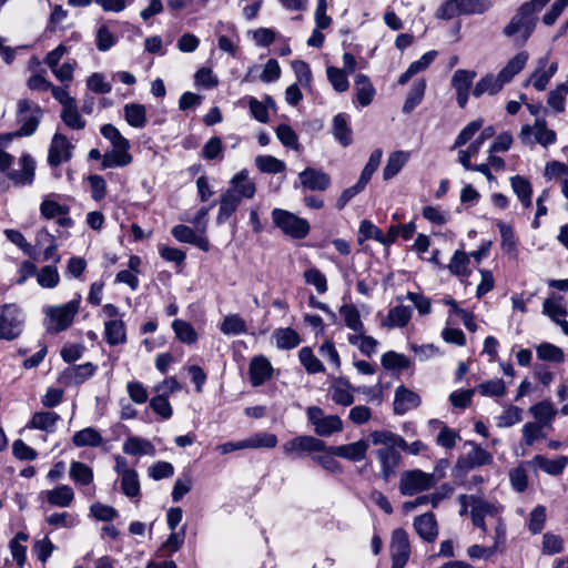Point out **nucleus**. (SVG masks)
<instances>
[{"instance_id": "obj_46", "label": "nucleus", "mask_w": 568, "mask_h": 568, "mask_svg": "<svg viewBox=\"0 0 568 568\" xmlns=\"http://www.w3.org/2000/svg\"><path fill=\"white\" fill-rule=\"evenodd\" d=\"M172 329L184 344L191 345L197 341V333L189 322L176 318L172 322Z\"/></svg>"}, {"instance_id": "obj_5", "label": "nucleus", "mask_w": 568, "mask_h": 568, "mask_svg": "<svg viewBox=\"0 0 568 568\" xmlns=\"http://www.w3.org/2000/svg\"><path fill=\"white\" fill-rule=\"evenodd\" d=\"M26 316L14 303L0 306V339L13 341L23 332Z\"/></svg>"}, {"instance_id": "obj_59", "label": "nucleus", "mask_w": 568, "mask_h": 568, "mask_svg": "<svg viewBox=\"0 0 568 568\" xmlns=\"http://www.w3.org/2000/svg\"><path fill=\"white\" fill-rule=\"evenodd\" d=\"M38 284L44 288H53L60 282L58 268L53 265L43 266L37 274Z\"/></svg>"}, {"instance_id": "obj_3", "label": "nucleus", "mask_w": 568, "mask_h": 568, "mask_svg": "<svg viewBox=\"0 0 568 568\" xmlns=\"http://www.w3.org/2000/svg\"><path fill=\"white\" fill-rule=\"evenodd\" d=\"M100 133L112 145V150L103 155L102 169L129 165L133 160L130 154V141L121 134L118 128L110 123L102 125Z\"/></svg>"}, {"instance_id": "obj_32", "label": "nucleus", "mask_w": 568, "mask_h": 568, "mask_svg": "<svg viewBox=\"0 0 568 568\" xmlns=\"http://www.w3.org/2000/svg\"><path fill=\"white\" fill-rule=\"evenodd\" d=\"M528 59L529 54L527 51H519L498 72V74L506 84L509 83L514 79V77L517 75L525 68Z\"/></svg>"}, {"instance_id": "obj_48", "label": "nucleus", "mask_w": 568, "mask_h": 568, "mask_svg": "<svg viewBox=\"0 0 568 568\" xmlns=\"http://www.w3.org/2000/svg\"><path fill=\"white\" fill-rule=\"evenodd\" d=\"M256 168L267 174H277L285 171L286 165L282 160L272 155H258L255 158Z\"/></svg>"}, {"instance_id": "obj_26", "label": "nucleus", "mask_w": 568, "mask_h": 568, "mask_svg": "<svg viewBox=\"0 0 568 568\" xmlns=\"http://www.w3.org/2000/svg\"><path fill=\"white\" fill-rule=\"evenodd\" d=\"M527 464H531V466L538 467L549 475L557 476L560 475L568 465V457L559 456L555 459H548L541 455H536L531 460H528Z\"/></svg>"}, {"instance_id": "obj_53", "label": "nucleus", "mask_w": 568, "mask_h": 568, "mask_svg": "<svg viewBox=\"0 0 568 568\" xmlns=\"http://www.w3.org/2000/svg\"><path fill=\"white\" fill-rule=\"evenodd\" d=\"M345 325L356 333L365 331L358 310L354 305H343L339 310Z\"/></svg>"}, {"instance_id": "obj_52", "label": "nucleus", "mask_w": 568, "mask_h": 568, "mask_svg": "<svg viewBox=\"0 0 568 568\" xmlns=\"http://www.w3.org/2000/svg\"><path fill=\"white\" fill-rule=\"evenodd\" d=\"M121 490L129 498L140 496L139 476L134 469L123 471V476L121 477Z\"/></svg>"}, {"instance_id": "obj_49", "label": "nucleus", "mask_w": 568, "mask_h": 568, "mask_svg": "<svg viewBox=\"0 0 568 568\" xmlns=\"http://www.w3.org/2000/svg\"><path fill=\"white\" fill-rule=\"evenodd\" d=\"M528 466H531V464H527V462H524L509 471V480L511 487L517 493H523L528 487Z\"/></svg>"}, {"instance_id": "obj_13", "label": "nucleus", "mask_w": 568, "mask_h": 568, "mask_svg": "<svg viewBox=\"0 0 568 568\" xmlns=\"http://www.w3.org/2000/svg\"><path fill=\"white\" fill-rule=\"evenodd\" d=\"M534 134L535 141L547 148L557 140L556 132L547 128L544 119L537 118L534 126L524 125L520 131V138L524 143H531L530 136Z\"/></svg>"}, {"instance_id": "obj_6", "label": "nucleus", "mask_w": 568, "mask_h": 568, "mask_svg": "<svg viewBox=\"0 0 568 568\" xmlns=\"http://www.w3.org/2000/svg\"><path fill=\"white\" fill-rule=\"evenodd\" d=\"M306 416L314 433L320 437H329L335 433H341L344 428L343 420L338 415H325L318 406L307 407Z\"/></svg>"}, {"instance_id": "obj_28", "label": "nucleus", "mask_w": 568, "mask_h": 568, "mask_svg": "<svg viewBox=\"0 0 568 568\" xmlns=\"http://www.w3.org/2000/svg\"><path fill=\"white\" fill-rule=\"evenodd\" d=\"M242 200H240L237 196L234 195L233 190H226L220 199V209L216 216V223L217 224H224L232 214L237 210L240 203Z\"/></svg>"}, {"instance_id": "obj_17", "label": "nucleus", "mask_w": 568, "mask_h": 568, "mask_svg": "<svg viewBox=\"0 0 568 568\" xmlns=\"http://www.w3.org/2000/svg\"><path fill=\"white\" fill-rule=\"evenodd\" d=\"M420 405V396L400 385L395 390L394 396V413L397 415H404L408 410L417 408Z\"/></svg>"}, {"instance_id": "obj_54", "label": "nucleus", "mask_w": 568, "mask_h": 568, "mask_svg": "<svg viewBox=\"0 0 568 568\" xmlns=\"http://www.w3.org/2000/svg\"><path fill=\"white\" fill-rule=\"evenodd\" d=\"M530 413L537 419V423L548 426L555 415L556 410L549 402H540L530 407Z\"/></svg>"}, {"instance_id": "obj_62", "label": "nucleus", "mask_w": 568, "mask_h": 568, "mask_svg": "<svg viewBox=\"0 0 568 568\" xmlns=\"http://www.w3.org/2000/svg\"><path fill=\"white\" fill-rule=\"evenodd\" d=\"M327 79L337 92H345L349 88L346 72L335 67H328L326 70Z\"/></svg>"}, {"instance_id": "obj_18", "label": "nucleus", "mask_w": 568, "mask_h": 568, "mask_svg": "<svg viewBox=\"0 0 568 568\" xmlns=\"http://www.w3.org/2000/svg\"><path fill=\"white\" fill-rule=\"evenodd\" d=\"M301 184L311 191H325L331 184V178L327 173L313 169L306 168L298 174Z\"/></svg>"}, {"instance_id": "obj_45", "label": "nucleus", "mask_w": 568, "mask_h": 568, "mask_svg": "<svg viewBox=\"0 0 568 568\" xmlns=\"http://www.w3.org/2000/svg\"><path fill=\"white\" fill-rule=\"evenodd\" d=\"M425 90L426 83L424 80H418L413 83L403 105L404 113H410L423 101Z\"/></svg>"}, {"instance_id": "obj_34", "label": "nucleus", "mask_w": 568, "mask_h": 568, "mask_svg": "<svg viewBox=\"0 0 568 568\" xmlns=\"http://www.w3.org/2000/svg\"><path fill=\"white\" fill-rule=\"evenodd\" d=\"M510 185L514 193L524 207L529 209L532 205V186L531 183L524 176L515 175L510 178Z\"/></svg>"}, {"instance_id": "obj_16", "label": "nucleus", "mask_w": 568, "mask_h": 568, "mask_svg": "<svg viewBox=\"0 0 568 568\" xmlns=\"http://www.w3.org/2000/svg\"><path fill=\"white\" fill-rule=\"evenodd\" d=\"M273 374V367L265 356H255L251 359L248 367L250 382L252 386L263 385Z\"/></svg>"}, {"instance_id": "obj_27", "label": "nucleus", "mask_w": 568, "mask_h": 568, "mask_svg": "<svg viewBox=\"0 0 568 568\" xmlns=\"http://www.w3.org/2000/svg\"><path fill=\"white\" fill-rule=\"evenodd\" d=\"M42 495L45 496L50 505L61 508L69 507L74 499V493L68 485H60L54 489L44 490Z\"/></svg>"}, {"instance_id": "obj_23", "label": "nucleus", "mask_w": 568, "mask_h": 568, "mask_svg": "<svg viewBox=\"0 0 568 568\" xmlns=\"http://www.w3.org/2000/svg\"><path fill=\"white\" fill-rule=\"evenodd\" d=\"M495 130L493 126L485 128L480 134L473 141L466 150L458 152V161L464 168H470V159L479 152L486 140L493 138Z\"/></svg>"}, {"instance_id": "obj_50", "label": "nucleus", "mask_w": 568, "mask_h": 568, "mask_svg": "<svg viewBox=\"0 0 568 568\" xmlns=\"http://www.w3.org/2000/svg\"><path fill=\"white\" fill-rule=\"evenodd\" d=\"M493 462V456L484 448L474 445L473 449L465 456L464 463L467 468H476L484 465H489Z\"/></svg>"}, {"instance_id": "obj_35", "label": "nucleus", "mask_w": 568, "mask_h": 568, "mask_svg": "<svg viewBox=\"0 0 568 568\" xmlns=\"http://www.w3.org/2000/svg\"><path fill=\"white\" fill-rule=\"evenodd\" d=\"M354 87L356 90V98L358 103L362 106H367L371 104L376 91L369 78L362 73L357 74L354 80Z\"/></svg>"}, {"instance_id": "obj_51", "label": "nucleus", "mask_w": 568, "mask_h": 568, "mask_svg": "<svg viewBox=\"0 0 568 568\" xmlns=\"http://www.w3.org/2000/svg\"><path fill=\"white\" fill-rule=\"evenodd\" d=\"M277 437L275 434L260 432L255 433L252 436L245 438V445L247 448L257 449V448H274L277 445Z\"/></svg>"}, {"instance_id": "obj_1", "label": "nucleus", "mask_w": 568, "mask_h": 568, "mask_svg": "<svg viewBox=\"0 0 568 568\" xmlns=\"http://www.w3.org/2000/svg\"><path fill=\"white\" fill-rule=\"evenodd\" d=\"M546 2H524L510 21L504 27L503 34L510 40L515 47H523L535 31Z\"/></svg>"}, {"instance_id": "obj_24", "label": "nucleus", "mask_w": 568, "mask_h": 568, "mask_svg": "<svg viewBox=\"0 0 568 568\" xmlns=\"http://www.w3.org/2000/svg\"><path fill=\"white\" fill-rule=\"evenodd\" d=\"M506 83L499 74L487 73L474 87L471 94L480 98L483 94L494 95L504 88Z\"/></svg>"}, {"instance_id": "obj_63", "label": "nucleus", "mask_w": 568, "mask_h": 568, "mask_svg": "<svg viewBox=\"0 0 568 568\" xmlns=\"http://www.w3.org/2000/svg\"><path fill=\"white\" fill-rule=\"evenodd\" d=\"M537 356L541 361L561 363L565 355L561 348L550 343H544L537 347Z\"/></svg>"}, {"instance_id": "obj_47", "label": "nucleus", "mask_w": 568, "mask_h": 568, "mask_svg": "<svg viewBox=\"0 0 568 568\" xmlns=\"http://www.w3.org/2000/svg\"><path fill=\"white\" fill-rule=\"evenodd\" d=\"M298 358L308 374H317L325 371L323 363L314 355L311 347H302L298 352Z\"/></svg>"}, {"instance_id": "obj_37", "label": "nucleus", "mask_w": 568, "mask_h": 568, "mask_svg": "<svg viewBox=\"0 0 568 568\" xmlns=\"http://www.w3.org/2000/svg\"><path fill=\"white\" fill-rule=\"evenodd\" d=\"M413 314L410 306L398 305L389 310L386 320L382 323L384 327H404L408 324Z\"/></svg>"}, {"instance_id": "obj_22", "label": "nucleus", "mask_w": 568, "mask_h": 568, "mask_svg": "<svg viewBox=\"0 0 568 568\" xmlns=\"http://www.w3.org/2000/svg\"><path fill=\"white\" fill-rule=\"evenodd\" d=\"M227 190H233L234 195L240 200L252 199L255 195L256 186L255 183L248 179V172L242 170L231 179Z\"/></svg>"}, {"instance_id": "obj_33", "label": "nucleus", "mask_w": 568, "mask_h": 568, "mask_svg": "<svg viewBox=\"0 0 568 568\" xmlns=\"http://www.w3.org/2000/svg\"><path fill=\"white\" fill-rule=\"evenodd\" d=\"M333 134L335 139L343 145L348 146L352 139V130L349 128V115L346 113H338L333 119Z\"/></svg>"}, {"instance_id": "obj_21", "label": "nucleus", "mask_w": 568, "mask_h": 568, "mask_svg": "<svg viewBox=\"0 0 568 568\" xmlns=\"http://www.w3.org/2000/svg\"><path fill=\"white\" fill-rule=\"evenodd\" d=\"M392 559L408 561L410 555V545L405 529L396 528L392 534L389 546Z\"/></svg>"}, {"instance_id": "obj_30", "label": "nucleus", "mask_w": 568, "mask_h": 568, "mask_svg": "<svg viewBox=\"0 0 568 568\" xmlns=\"http://www.w3.org/2000/svg\"><path fill=\"white\" fill-rule=\"evenodd\" d=\"M59 420L60 416L54 412H37L27 424V427L30 429H39L53 433Z\"/></svg>"}, {"instance_id": "obj_60", "label": "nucleus", "mask_w": 568, "mask_h": 568, "mask_svg": "<svg viewBox=\"0 0 568 568\" xmlns=\"http://www.w3.org/2000/svg\"><path fill=\"white\" fill-rule=\"evenodd\" d=\"M475 389L481 396L501 397L506 394V385L504 381L499 378L481 383Z\"/></svg>"}, {"instance_id": "obj_4", "label": "nucleus", "mask_w": 568, "mask_h": 568, "mask_svg": "<svg viewBox=\"0 0 568 568\" xmlns=\"http://www.w3.org/2000/svg\"><path fill=\"white\" fill-rule=\"evenodd\" d=\"M80 308V296L62 305L44 307L43 325L49 334H59L68 329L73 323Z\"/></svg>"}, {"instance_id": "obj_38", "label": "nucleus", "mask_w": 568, "mask_h": 568, "mask_svg": "<svg viewBox=\"0 0 568 568\" xmlns=\"http://www.w3.org/2000/svg\"><path fill=\"white\" fill-rule=\"evenodd\" d=\"M124 119L128 124L135 129H142L146 125V109L140 103H128L123 106Z\"/></svg>"}, {"instance_id": "obj_42", "label": "nucleus", "mask_w": 568, "mask_h": 568, "mask_svg": "<svg viewBox=\"0 0 568 568\" xmlns=\"http://www.w3.org/2000/svg\"><path fill=\"white\" fill-rule=\"evenodd\" d=\"M220 331L225 335H241L247 332L246 322L239 314H230L220 324Z\"/></svg>"}, {"instance_id": "obj_41", "label": "nucleus", "mask_w": 568, "mask_h": 568, "mask_svg": "<svg viewBox=\"0 0 568 568\" xmlns=\"http://www.w3.org/2000/svg\"><path fill=\"white\" fill-rule=\"evenodd\" d=\"M102 442L103 438L101 434L93 427H87L75 432L72 437V443L77 447H98Z\"/></svg>"}, {"instance_id": "obj_10", "label": "nucleus", "mask_w": 568, "mask_h": 568, "mask_svg": "<svg viewBox=\"0 0 568 568\" xmlns=\"http://www.w3.org/2000/svg\"><path fill=\"white\" fill-rule=\"evenodd\" d=\"M41 113L42 111L38 104L29 100H20L18 102L17 120L21 126L14 132L16 136L32 135L39 126Z\"/></svg>"}, {"instance_id": "obj_55", "label": "nucleus", "mask_w": 568, "mask_h": 568, "mask_svg": "<svg viewBox=\"0 0 568 568\" xmlns=\"http://www.w3.org/2000/svg\"><path fill=\"white\" fill-rule=\"evenodd\" d=\"M61 119L72 130H81L85 126V121L81 118L75 102L62 109Z\"/></svg>"}, {"instance_id": "obj_58", "label": "nucleus", "mask_w": 568, "mask_h": 568, "mask_svg": "<svg viewBox=\"0 0 568 568\" xmlns=\"http://www.w3.org/2000/svg\"><path fill=\"white\" fill-rule=\"evenodd\" d=\"M476 72L473 70L458 69L452 78V87L456 92L469 91Z\"/></svg>"}, {"instance_id": "obj_7", "label": "nucleus", "mask_w": 568, "mask_h": 568, "mask_svg": "<svg viewBox=\"0 0 568 568\" xmlns=\"http://www.w3.org/2000/svg\"><path fill=\"white\" fill-rule=\"evenodd\" d=\"M274 224L286 235L293 239H304L310 232V224L306 220L282 209L272 211Z\"/></svg>"}, {"instance_id": "obj_44", "label": "nucleus", "mask_w": 568, "mask_h": 568, "mask_svg": "<svg viewBox=\"0 0 568 568\" xmlns=\"http://www.w3.org/2000/svg\"><path fill=\"white\" fill-rule=\"evenodd\" d=\"M185 526L180 531L172 530L168 539L161 545L159 556L165 557L176 552L184 544Z\"/></svg>"}, {"instance_id": "obj_15", "label": "nucleus", "mask_w": 568, "mask_h": 568, "mask_svg": "<svg viewBox=\"0 0 568 568\" xmlns=\"http://www.w3.org/2000/svg\"><path fill=\"white\" fill-rule=\"evenodd\" d=\"M71 155V144L68 139L60 133H55L49 148V164L51 166H59L62 162L69 161Z\"/></svg>"}, {"instance_id": "obj_9", "label": "nucleus", "mask_w": 568, "mask_h": 568, "mask_svg": "<svg viewBox=\"0 0 568 568\" xmlns=\"http://www.w3.org/2000/svg\"><path fill=\"white\" fill-rule=\"evenodd\" d=\"M435 483L434 474L425 473L420 469L405 470L400 475L399 490L404 496H413L432 488Z\"/></svg>"}, {"instance_id": "obj_56", "label": "nucleus", "mask_w": 568, "mask_h": 568, "mask_svg": "<svg viewBox=\"0 0 568 568\" xmlns=\"http://www.w3.org/2000/svg\"><path fill=\"white\" fill-rule=\"evenodd\" d=\"M95 372L92 363H85L71 367L65 374L71 383L80 385L90 378Z\"/></svg>"}, {"instance_id": "obj_43", "label": "nucleus", "mask_w": 568, "mask_h": 568, "mask_svg": "<svg viewBox=\"0 0 568 568\" xmlns=\"http://www.w3.org/2000/svg\"><path fill=\"white\" fill-rule=\"evenodd\" d=\"M70 478L81 486L90 485L93 480V470L82 462H72L69 469Z\"/></svg>"}, {"instance_id": "obj_64", "label": "nucleus", "mask_w": 568, "mask_h": 568, "mask_svg": "<svg viewBox=\"0 0 568 568\" xmlns=\"http://www.w3.org/2000/svg\"><path fill=\"white\" fill-rule=\"evenodd\" d=\"M202 156L205 160L213 161L223 159V143L219 136H212L202 149Z\"/></svg>"}, {"instance_id": "obj_2", "label": "nucleus", "mask_w": 568, "mask_h": 568, "mask_svg": "<svg viewBox=\"0 0 568 568\" xmlns=\"http://www.w3.org/2000/svg\"><path fill=\"white\" fill-rule=\"evenodd\" d=\"M369 438L374 445L383 446L375 450V455L381 464V476L387 481L400 463L402 456L398 447H405L406 440L387 430H374L369 434Z\"/></svg>"}, {"instance_id": "obj_40", "label": "nucleus", "mask_w": 568, "mask_h": 568, "mask_svg": "<svg viewBox=\"0 0 568 568\" xmlns=\"http://www.w3.org/2000/svg\"><path fill=\"white\" fill-rule=\"evenodd\" d=\"M549 62V53L540 57L537 60V68L528 79V83H531L537 91H544L550 81V77L547 74L546 67Z\"/></svg>"}, {"instance_id": "obj_19", "label": "nucleus", "mask_w": 568, "mask_h": 568, "mask_svg": "<svg viewBox=\"0 0 568 568\" xmlns=\"http://www.w3.org/2000/svg\"><path fill=\"white\" fill-rule=\"evenodd\" d=\"M414 528L426 542H434L438 536V525L433 513L428 511L414 519Z\"/></svg>"}, {"instance_id": "obj_8", "label": "nucleus", "mask_w": 568, "mask_h": 568, "mask_svg": "<svg viewBox=\"0 0 568 568\" xmlns=\"http://www.w3.org/2000/svg\"><path fill=\"white\" fill-rule=\"evenodd\" d=\"M471 510L470 518L475 527L487 532L485 519L487 517L497 519L503 513V506L497 501H489L480 496L470 495Z\"/></svg>"}, {"instance_id": "obj_36", "label": "nucleus", "mask_w": 568, "mask_h": 568, "mask_svg": "<svg viewBox=\"0 0 568 568\" xmlns=\"http://www.w3.org/2000/svg\"><path fill=\"white\" fill-rule=\"evenodd\" d=\"M272 337L278 349H292L302 343L300 334L291 327L275 329Z\"/></svg>"}, {"instance_id": "obj_20", "label": "nucleus", "mask_w": 568, "mask_h": 568, "mask_svg": "<svg viewBox=\"0 0 568 568\" xmlns=\"http://www.w3.org/2000/svg\"><path fill=\"white\" fill-rule=\"evenodd\" d=\"M21 170H11L8 178L16 185H31L34 180L36 163L30 154H23L20 159Z\"/></svg>"}, {"instance_id": "obj_31", "label": "nucleus", "mask_w": 568, "mask_h": 568, "mask_svg": "<svg viewBox=\"0 0 568 568\" xmlns=\"http://www.w3.org/2000/svg\"><path fill=\"white\" fill-rule=\"evenodd\" d=\"M123 452L128 455L132 456H141V455H155L154 445L144 438L138 436H130L123 443Z\"/></svg>"}, {"instance_id": "obj_25", "label": "nucleus", "mask_w": 568, "mask_h": 568, "mask_svg": "<svg viewBox=\"0 0 568 568\" xmlns=\"http://www.w3.org/2000/svg\"><path fill=\"white\" fill-rule=\"evenodd\" d=\"M353 386L347 379L338 378L329 387L332 400L342 406H349L354 403Z\"/></svg>"}, {"instance_id": "obj_57", "label": "nucleus", "mask_w": 568, "mask_h": 568, "mask_svg": "<svg viewBox=\"0 0 568 568\" xmlns=\"http://www.w3.org/2000/svg\"><path fill=\"white\" fill-rule=\"evenodd\" d=\"M382 365L385 369H406L409 367L410 362L404 355L393 351L386 352L381 358Z\"/></svg>"}, {"instance_id": "obj_12", "label": "nucleus", "mask_w": 568, "mask_h": 568, "mask_svg": "<svg viewBox=\"0 0 568 568\" xmlns=\"http://www.w3.org/2000/svg\"><path fill=\"white\" fill-rule=\"evenodd\" d=\"M489 9V2H443L437 9V18L449 20L459 14H480Z\"/></svg>"}, {"instance_id": "obj_29", "label": "nucleus", "mask_w": 568, "mask_h": 568, "mask_svg": "<svg viewBox=\"0 0 568 568\" xmlns=\"http://www.w3.org/2000/svg\"><path fill=\"white\" fill-rule=\"evenodd\" d=\"M104 338L111 346L126 342L125 324L122 320H110L104 323Z\"/></svg>"}, {"instance_id": "obj_61", "label": "nucleus", "mask_w": 568, "mask_h": 568, "mask_svg": "<svg viewBox=\"0 0 568 568\" xmlns=\"http://www.w3.org/2000/svg\"><path fill=\"white\" fill-rule=\"evenodd\" d=\"M6 237L17 245L26 255L31 258H36L34 246L27 242L26 237L20 231L7 229L4 230Z\"/></svg>"}, {"instance_id": "obj_11", "label": "nucleus", "mask_w": 568, "mask_h": 568, "mask_svg": "<svg viewBox=\"0 0 568 568\" xmlns=\"http://www.w3.org/2000/svg\"><path fill=\"white\" fill-rule=\"evenodd\" d=\"M282 450L286 456L300 457L305 453H327V445L324 440L317 437L311 435H302L296 436L283 444Z\"/></svg>"}, {"instance_id": "obj_39", "label": "nucleus", "mask_w": 568, "mask_h": 568, "mask_svg": "<svg viewBox=\"0 0 568 568\" xmlns=\"http://www.w3.org/2000/svg\"><path fill=\"white\" fill-rule=\"evenodd\" d=\"M409 159V153L406 151L392 152L386 161V165L383 171V179L388 181L396 176Z\"/></svg>"}, {"instance_id": "obj_14", "label": "nucleus", "mask_w": 568, "mask_h": 568, "mask_svg": "<svg viewBox=\"0 0 568 568\" xmlns=\"http://www.w3.org/2000/svg\"><path fill=\"white\" fill-rule=\"evenodd\" d=\"M369 444L365 439H359L355 443L339 445V446H327V453L336 457L347 459L353 463L362 462L367 454Z\"/></svg>"}]
</instances>
